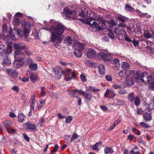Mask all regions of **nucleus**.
<instances>
[{"label":"nucleus","mask_w":154,"mask_h":154,"mask_svg":"<svg viewBox=\"0 0 154 154\" xmlns=\"http://www.w3.org/2000/svg\"><path fill=\"white\" fill-rule=\"evenodd\" d=\"M29 67L31 70H35L37 69V65L36 63H31L29 64Z\"/></svg>","instance_id":"2f4dec72"},{"label":"nucleus","mask_w":154,"mask_h":154,"mask_svg":"<svg viewBox=\"0 0 154 154\" xmlns=\"http://www.w3.org/2000/svg\"><path fill=\"white\" fill-rule=\"evenodd\" d=\"M124 75H125V76H127V77L130 75V71L129 70H125L124 72Z\"/></svg>","instance_id":"680f3d73"},{"label":"nucleus","mask_w":154,"mask_h":154,"mask_svg":"<svg viewBox=\"0 0 154 154\" xmlns=\"http://www.w3.org/2000/svg\"><path fill=\"white\" fill-rule=\"evenodd\" d=\"M119 75L121 77L124 78L125 77V75H124V72H123V71H120L119 72Z\"/></svg>","instance_id":"774afa93"},{"label":"nucleus","mask_w":154,"mask_h":154,"mask_svg":"<svg viewBox=\"0 0 154 154\" xmlns=\"http://www.w3.org/2000/svg\"><path fill=\"white\" fill-rule=\"evenodd\" d=\"M29 77L32 82H34L37 80V78L36 76L32 74L30 75Z\"/></svg>","instance_id":"ea45409f"},{"label":"nucleus","mask_w":154,"mask_h":154,"mask_svg":"<svg viewBox=\"0 0 154 154\" xmlns=\"http://www.w3.org/2000/svg\"><path fill=\"white\" fill-rule=\"evenodd\" d=\"M78 137V136L77 133H74L72 135V138H71L72 141L73 142L75 140L77 139Z\"/></svg>","instance_id":"603ef678"},{"label":"nucleus","mask_w":154,"mask_h":154,"mask_svg":"<svg viewBox=\"0 0 154 154\" xmlns=\"http://www.w3.org/2000/svg\"><path fill=\"white\" fill-rule=\"evenodd\" d=\"M72 69H68L66 70L65 72L63 71V74L65 75V76L66 75H67L68 74V72H72Z\"/></svg>","instance_id":"5fc2aeb1"},{"label":"nucleus","mask_w":154,"mask_h":154,"mask_svg":"<svg viewBox=\"0 0 154 154\" xmlns=\"http://www.w3.org/2000/svg\"><path fill=\"white\" fill-rule=\"evenodd\" d=\"M126 80L127 83V85L130 86L134 84V82L132 78L130 76H128L126 78Z\"/></svg>","instance_id":"412c9836"},{"label":"nucleus","mask_w":154,"mask_h":154,"mask_svg":"<svg viewBox=\"0 0 154 154\" xmlns=\"http://www.w3.org/2000/svg\"><path fill=\"white\" fill-rule=\"evenodd\" d=\"M14 48L17 50L20 49H26V45L23 43H19L17 44H15L14 45Z\"/></svg>","instance_id":"9d476101"},{"label":"nucleus","mask_w":154,"mask_h":154,"mask_svg":"<svg viewBox=\"0 0 154 154\" xmlns=\"http://www.w3.org/2000/svg\"><path fill=\"white\" fill-rule=\"evenodd\" d=\"M76 92H75L74 91L73 92L71 91L70 92V94L71 96L73 97L78 98V96L76 94V93H75Z\"/></svg>","instance_id":"864d4df0"},{"label":"nucleus","mask_w":154,"mask_h":154,"mask_svg":"<svg viewBox=\"0 0 154 154\" xmlns=\"http://www.w3.org/2000/svg\"><path fill=\"white\" fill-rule=\"evenodd\" d=\"M98 69L99 73L101 75H103L105 74V68L103 65H100L98 67Z\"/></svg>","instance_id":"aec40b11"},{"label":"nucleus","mask_w":154,"mask_h":154,"mask_svg":"<svg viewBox=\"0 0 154 154\" xmlns=\"http://www.w3.org/2000/svg\"><path fill=\"white\" fill-rule=\"evenodd\" d=\"M22 25L24 26L23 30L24 36L25 38H27L29 36V31L31 30V25L29 22H23Z\"/></svg>","instance_id":"7ed1b4c3"},{"label":"nucleus","mask_w":154,"mask_h":154,"mask_svg":"<svg viewBox=\"0 0 154 154\" xmlns=\"http://www.w3.org/2000/svg\"><path fill=\"white\" fill-rule=\"evenodd\" d=\"M102 145L101 142H98L96 143L95 145H94L92 147V149L94 150H97L98 151L99 149L98 148L100 146Z\"/></svg>","instance_id":"c9c22d12"},{"label":"nucleus","mask_w":154,"mask_h":154,"mask_svg":"<svg viewBox=\"0 0 154 154\" xmlns=\"http://www.w3.org/2000/svg\"><path fill=\"white\" fill-rule=\"evenodd\" d=\"M113 63L116 67H120L119 61L117 58H116L114 60Z\"/></svg>","instance_id":"4c0bfd02"},{"label":"nucleus","mask_w":154,"mask_h":154,"mask_svg":"<svg viewBox=\"0 0 154 154\" xmlns=\"http://www.w3.org/2000/svg\"><path fill=\"white\" fill-rule=\"evenodd\" d=\"M74 49L75 50L74 51V54L75 56L78 57H81L82 55L81 50L76 49Z\"/></svg>","instance_id":"b1692460"},{"label":"nucleus","mask_w":154,"mask_h":154,"mask_svg":"<svg viewBox=\"0 0 154 154\" xmlns=\"http://www.w3.org/2000/svg\"><path fill=\"white\" fill-rule=\"evenodd\" d=\"M65 139L66 140L67 143H70L72 142L71 138L70 137L69 135H66L65 137Z\"/></svg>","instance_id":"a19ab883"},{"label":"nucleus","mask_w":154,"mask_h":154,"mask_svg":"<svg viewBox=\"0 0 154 154\" xmlns=\"http://www.w3.org/2000/svg\"><path fill=\"white\" fill-rule=\"evenodd\" d=\"M8 73L11 76L13 77H17L18 75L17 72L12 69H6Z\"/></svg>","instance_id":"4468645a"},{"label":"nucleus","mask_w":154,"mask_h":154,"mask_svg":"<svg viewBox=\"0 0 154 154\" xmlns=\"http://www.w3.org/2000/svg\"><path fill=\"white\" fill-rule=\"evenodd\" d=\"M84 63L85 65L88 67H91L93 64L92 62L89 60H85L84 61Z\"/></svg>","instance_id":"c03bdc74"},{"label":"nucleus","mask_w":154,"mask_h":154,"mask_svg":"<svg viewBox=\"0 0 154 154\" xmlns=\"http://www.w3.org/2000/svg\"><path fill=\"white\" fill-rule=\"evenodd\" d=\"M73 42L71 38L69 36L66 37L64 40V43L68 45L72 44Z\"/></svg>","instance_id":"5701e85b"},{"label":"nucleus","mask_w":154,"mask_h":154,"mask_svg":"<svg viewBox=\"0 0 154 154\" xmlns=\"http://www.w3.org/2000/svg\"><path fill=\"white\" fill-rule=\"evenodd\" d=\"M86 23L90 26H91L93 28H96L97 26H98V23L95 21H93L91 23V22L94 20H95V18L90 17L86 18L85 19Z\"/></svg>","instance_id":"423d86ee"},{"label":"nucleus","mask_w":154,"mask_h":154,"mask_svg":"<svg viewBox=\"0 0 154 154\" xmlns=\"http://www.w3.org/2000/svg\"><path fill=\"white\" fill-rule=\"evenodd\" d=\"M148 108L150 110L154 109V101L150 102V103L149 105Z\"/></svg>","instance_id":"de8ad7c7"},{"label":"nucleus","mask_w":154,"mask_h":154,"mask_svg":"<svg viewBox=\"0 0 154 154\" xmlns=\"http://www.w3.org/2000/svg\"><path fill=\"white\" fill-rule=\"evenodd\" d=\"M64 12L63 13V15H65L66 19L69 20L73 18L74 20V17L71 16V15L76 16L77 14L76 11L70 10L68 8H64Z\"/></svg>","instance_id":"20e7f679"},{"label":"nucleus","mask_w":154,"mask_h":154,"mask_svg":"<svg viewBox=\"0 0 154 154\" xmlns=\"http://www.w3.org/2000/svg\"><path fill=\"white\" fill-rule=\"evenodd\" d=\"M104 150L105 154H107L108 153H112L114 152L113 149L112 148H109V147L105 148Z\"/></svg>","instance_id":"473e14b6"},{"label":"nucleus","mask_w":154,"mask_h":154,"mask_svg":"<svg viewBox=\"0 0 154 154\" xmlns=\"http://www.w3.org/2000/svg\"><path fill=\"white\" fill-rule=\"evenodd\" d=\"M121 67L123 69H128L130 67V65L127 62H124L122 64Z\"/></svg>","instance_id":"a878e982"},{"label":"nucleus","mask_w":154,"mask_h":154,"mask_svg":"<svg viewBox=\"0 0 154 154\" xmlns=\"http://www.w3.org/2000/svg\"><path fill=\"white\" fill-rule=\"evenodd\" d=\"M11 134L14 133L15 132V131L14 129L12 128H9L7 130Z\"/></svg>","instance_id":"052dcab7"},{"label":"nucleus","mask_w":154,"mask_h":154,"mask_svg":"<svg viewBox=\"0 0 154 154\" xmlns=\"http://www.w3.org/2000/svg\"><path fill=\"white\" fill-rule=\"evenodd\" d=\"M134 100V103L136 106H137L140 104V101L139 97H136L135 98Z\"/></svg>","instance_id":"58836bf2"},{"label":"nucleus","mask_w":154,"mask_h":154,"mask_svg":"<svg viewBox=\"0 0 154 154\" xmlns=\"http://www.w3.org/2000/svg\"><path fill=\"white\" fill-rule=\"evenodd\" d=\"M73 46L74 49L81 50L84 49V45L79 42H75Z\"/></svg>","instance_id":"9b49d317"},{"label":"nucleus","mask_w":154,"mask_h":154,"mask_svg":"<svg viewBox=\"0 0 154 154\" xmlns=\"http://www.w3.org/2000/svg\"><path fill=\"white\" fill-rule=\"evenodd\" d=\"M125 9L126 10L130 11H132L134 10L132 7L128 5H126L125 7Z\"/></svg>","instance_id":"8fccbe9b"},{"label":"nucleus","mask_w":154,"mask_h":154,"mask_svg":"<svg viewBox=\"0 0 154 154\" xmlns=\"http://www.w3.org/2000/svg\"><path fill=\"white\" fill-rule=\"evenodd\" d=\"M11 63L10 59L9 58L7 55H5L3 62L2 64L4 66H9Z\"/></svg>","instance_id":"2eb2a0df"},{"label":"nucleus","mask_w":154,"mask_h":154,"mask_svg":"<svg viewBox=\"0 0 154 154\" xmlns=\"http://www.w3.org/2000/svg\"><path fill=\"white\" fill-rule=\"evenodd\" d=\"M14 67L15 68H18L24 64V62L19 60H15L13 63Z\"/></svg>","instance_id":"dca6fc26"},{"label":"nucleus","mask_w":154,"mask_h":154,"mask_svg":"<svg viewBox=\"0 0 154 154\" xmlns=\"http://www.w3.org/2000/svg\"><path fill=\"white\" fill-rule=\"evenodd\" d=\"M11 48L12 47L11 45H8L7 48L5 51V52L3 53V55H7V54L8 55L11 53Z\"/></svg>","instance_id":"393cba45"},{"label":"nucleus","mask_w":154,"mask_h":154,"mask_svg":"<svg viewBox=\"0 0 154 154\" xmlns=\"http://www.w3.org/2000/svg\"><path fill=\"white\" fill-rule=\"evenodd\" d=\"M13 24L15 26H18L19 24V19L17 18H15L13 21Z\"/></svg>","instance_id":"e433bc0d"},{"label":"nucleus","mask_w":154,"mask_h":154,"mask_svg":"<svg viewBox=\"0 0 154 154\" xmlns=\"http://www.w3.org/2000/svg\"><path fill=\"white\" fill-rule=\"evenodd\" d=\"M144 37L146 38H151L152 36L150 35V33L147 31L144 32Z\"/></svg>","instance_id":"a18cd8bd"},{"label":"nucleus","mask_w":154,"mask_h":154,"mask_svg":"<svg viewBox=\"0 0 154 154\" xmlns=\"http://www.w3.org/2000/svg\"><path fill=\"white\" fill-rule=\"evenodd\" d=\"M52 71L54 73L56 78L58 79H60L61 77L62 74L63 75V71L62 70L61 68L59 69L52 68Z\"/></svg>","instance_id":"6e6552de"},{"label":"nucleus","mask_w":154,"mask_h":154,"mask_svg":"<svg viewBox=\"0 0 154 154\" xmlns=\"http://www.w3.org/2000/svg\"><path fill=\"white\" fill-rule=\"evenodd\" d=\"M24 57V54L20 50H17L15 51L14 57L15 60L23 61Z\"/></svg>","instance_id":"39448f33"},{"label":"nucleus","mask_w":154,"mask_h":154,"mask_svg":"<svg viewBox=\"0 0 154 154\" xmlns=\"http://www.w3.org/2000/svg\"><path fill=\"white\" fill-rule=\"evenodd\" d=\"M140 125L142 126L143 127L147 128L149 127V126L148 125L146 124L144 122H142L140 123Z\"/></svg>","instance_id":"6e6d98bb"},{"label":"nucleus","mask_w":154,"mask_h":154,"mask_svg":"<svg viewBox=\"0 0 154 154\" xmlns=\"http://www.w3.org/2000/svg\"><path fill=\"white\" fill-rule=\"evenodd\" d=\"M88 57L90 59H94L96 57V53L93 49H89L87 52Z\"/></svg>","instance_id":"1a4fd4ad"},{"label":"nucleus","mask_w":154,"mask_h":154,"mask_svg":"<svg viewBox=\"0 0 154 154\" xmlns=\"http://www.w3.org/2000/svg\"><path fill=\"white\" fill-rule=\"evenodd\" d=\"M5 47L2 44H0V55L2 56L3 55V53L5 52Z\"/></svg>","instance_id":"c85d7f7f"},{"label":"nucleus","mask_w":154,"mask_h":154,"mask_svg":"<svg viewBox=\"0 0 154 154\" xmlns=\"http://www.w3.org/2000/svg\"><path fill=\"white\" fill-rule=\"evenodd\" d=\"M81 10L82 11V12L79 13V16L81 17H85L88 12V9L85 8H82Z\"/></svg>","instance_id":"a211bd4d"},{"label":"nucleus","mask_w":154,"mask_h":154,"mask_svg":"<svg viewBox=\"0 0 154 154\" xmlns=\"http://www.w3.org/2000/svg\"><path fill=\"white\" fill-rule=\"evenodd\" d=\"M132 42L134 45L136 46H137L139 44V41L137 40H134L132 41Z\"/></svg>","instance_id":"338daca9"},{"label":"nucleus","mask_w":154,"mask_h":154,"mask_svg":"<svg viewBox=\"0 0 154 154\" xmlns=\"http://www.w3.org/2000/svg\"><path fill=\"white\" fill-rule=\"evenodd\" d=\"M25 125L28 129L35 131H37L36 126L35 125L31 123H26Z\"/></svg>","instance_id":"ddd939ff"},{"label":"nucleus","mask_w":154,"mask_h":154,"mask_svg":"<svg viewBox=\"0 0 154 154\" xmlns=\"http://www.w3.org/2000/svg\"><path fill=\"white\" fill-rule=\"evenodd\" d=\"M88 90L91 92H97L100 91V90L98 89H96L94 86H89L88 87Z\"/></svg>","instance_id":"c756f323"},{"label":"nucleus","mask_w":154,"mask_h":154,"mask_svg":"<svg viewBox=\"0 0 154 154\" xmlns=\"http://www.w3.org/2000/svg\"><path fill=\"white\" fill-rule=\"evenodd\" d=\"M24 116L23 114H19L18 116V121L19 122H21L24 119Z\"/></svg>","instance_id":"f704fd0d"},{"label":"nucleus","mask_w":154,"mask_h":154,"mask_svg":"<svg viewBox=\"0 0 154 154\" xmlns=\"http://www.w3.org/2000/svg\"><path fill=\"white\" fill-rule=\"evenodd\" d=\"M106 79L109 81H111L112 80V78L110 75H107L105 76Z\"/></svg>","instance_id":"69168bd1"},{"label":"nucleus","mask_w":154,"mask_h":154,"mask_svg":"<svg viewBox=\"0 0 154 154\" xmlns=\"http://www.w3.org/2000/svg\"><path fill=\"white\" fill-rule=\"evenodd\" d=\"M80 78L81 80L83 82H85L86 80V79L85 76L82 74L80 75Z\"/></svg>","instance_id":"e2e57ef3"},{"label":"nucleus","mask_w":154,"mask_h":154,"mask_svg":"<svg viewBox=\"0 0 154 154\" xmlns=\"http://www.w3.org/2000/svg\"><path fill=\"white\" fill-rule=\"evenodd\" d=\"M110 32L108 34V35L109 36V37L112 39H113L115 38V34L114 32H113V30H109Z\"/></svg>","instance_id":"79ce46f5"},{"label":"nucleus","mask_w":154,"mask_h":154,"mask_svg":"<svg viewBox=\"0 0 154 154\" xmlns=\"http://www.w3.org/2000/svg\"><path fill=\"white\" fill-rule=\"evenodd\" d=\"M4 127L6 128L7 130L8 129H9L11 126V123L10 121H7L6 122H4Z\"/></svg>","instance_id":"7c9ffc66"},{"label":"nucleus","mask_w":154,"mask_h":154,"mask_svg":"<svg viewBox=\"0 0 154 154\" xmlns=\"http://www.w3.org/2000/svg\"><path fill=\"white\" fill-rule=\"evenodd\" d=\"M138 13L139 15L141 17H144L146 16L147 14V13H143L141 12L140 11L138 10L136 11Z\"/></svg>","instance_id":"37998d69"},{"label":"nucleus","mask_w":154,"mask_h":154,"mask_svg":"<svg viewBox=\"0 0 154 154\" xmlns=\"http://www.w3.org/2000/svg\"><path fill=\"white\" fill-rule=\"evenodd\" d=\"M109 97L112 99L115 96V93L113 91L110 90L109 89Z\"/></svg>","instance_id":"49530a36"},{"label":"nucleus","mask_w":154,"mask_h":154,"mask_svg":"<svg viewBox=\"0 0 154 154\" xmlns=\"http://www.w3.org/2000/svg\"><path fill=\"white\" fill-rule=\"evenodd\" d=\"M83 96L88 100H91L92 98V94L89 92H85Z\"/></svg>","instance_id":"4be33fe9"},{"label":"nucleus","mask_w":154,"mask_h":154,"mask_svg":"<svg viewBox=\"0 0 154 154\" xmlns=\"http://www.w3.org/2000/svg\"><path fill=\"white\" fill-rule=\"evenodd\" d=\"M7 29V25L5 24H4L2 27L3 35L4 36H7V37H8L9 36V35H8V34L7 35V34H6L5 32L6 31Z\"/></svg>","instance_id":"bb28decb"},{"label":"nucleus","mask_w":154,"mask_h":154,"mask_svg":"<svg viewBox=\"0 0 154 154\" xmlns=\"http://www.w3.org/2000/svg\"><path fill=\"white\" fill-rule=\"evenodd\" d=\"M134 95L133 93H131L128 96V100L131 103L134 101Z\"/></svg>","instance_id":"72a5a7b5"},{"label":"nucleus","mask_w":154,"mask_h":154,"mask_svg":"<svg viewBox=\"0 0 154 154\" xmlns=\"http://www.w3.org/2000/svg\"><path fill=\"white\" fill-rule=\"evenodd\" d=\"M145 111L143 115L144 119L145 122H149L152 119L151 112L147 109H145Z\"/></svg>","instance_id":"0eeeda50"},{"label":"nucleus","mask_w":154,"mask_h":154,"mask_svg":"<svg viewBox=\"0 0 154 154\" xmlns=\"http://www.w3.org/2000/svg\"><path fill=\"white\" fill-rule=\"evenodd\" d=\"M97 57L100 60L104 61H110L112 60V54L108 53L100 52L98 54Z\"/></svg>","instance_id":"f03ea898"},{"label":"nucleus","mask_w":154,"mask_h":154,"mask_svg":"<svg viewBox=\"0 0 154 154\" xmlns=\"http://www.w3.org/2000/svg\"><path fill=\"white\" fill-rule=\"evenodd\" d=\"M72 117L71 116H68L66 118L65 122L66 123H69L72 120Z\"/></svg>","instance_id":"09e8293b"},{"label":"nucleus","mask_w":154,"mask_h":154,"mask_svg":"<svg viewBox=\"0 0 154 154\" xmlns=\"http://www.w3.org/2000/svg\"><path fill=\"white\" fill-rule=\"evenodd\" d=\"M106 21L103 20L100 22L98 23V25L97 27V28L98 30H100L102 29H105L107 26L105 23Z\"/></svg>","instance_id":"f8f14e48"},{"label":"nucleus","mask_w":154,"mask_h":154,"mask_svg":"<svg viewBox=\"0 0 154 154\" xmlns=\"http://www.w3.org/2000/svg\"><path fill=\"white\" fill-rule=\"evenodd\" d=\"M116 101L117 102V105H123L125 103L124 101L123 100H120L119 99H117Z\"/></svg>","instance_id":"bf43d9fd"},{"label":"nucleus","mask_w":154,"mask_h":154,"mask_svg":"<svg viewBox=\"0 0 154 154\" xmlns=\"http://www.w3.org/2000/svg\"><path fill=\"white\" fill-rule=\"evenodd\" d=\"M148 73L146 72H144L140 75L137 72H136L135 74V77L136 80H137L140 78H143L145 76H146Z\"/></svg>","instance_id":"f3484780"},{"label":"nucleus","mask_w":154,"mask_h":154,"mask_svg":"<svg viewBox=\"0 0 154 154\" xmlns=\"http://www.w3.org/2000/svg\"><path fill=\"white\" fill-rule=\"evenodd\" d=\"M119 94L120 95H122L126 94H127V91H126V90H121V89H120L119 91Z\"/></svg>","instance_id":"3c124183"},{"label":"nucleus","mask_w":154,"mask_h":154,"mask_svg":"<svg viewBox=\"0 0 154 154\" xmlns=\"http://www.w3.org/2000/svg\"><path fill=\"white\" fill-rule=\"evenodd\" d=\"M8 32L9 35L11 36V38L13 40H15V38L14 35H12V30L11 28L10 29V30L8 31Z\"/></svg>","instance_id":"4d7b16f0"},{"label":"nucleus","mask_w":154,"mask_h":154,"mask_svg":"<svg viewBox=\"0 0 154 154\" xmlns=\"http://www.w3.org/2000/svg\"><path fill=\"white\" fill-rule=\"evenodd\" d=\"M65 29V27L61 24H57L55 27L53 26L50 27V30L51 32L50 41L54 42L53 44L56 47L59 46L58 43H60L63 38L62 35Z\"/></svg>","instance_id":"f257e3e1"},{"label":"nucleus","mask_w":154,"mask_h":154,"mask_svg":"<svg viewBox=\"0 0 154 154\" xmlns=\"http://www.w3.org/2000/svg\"><path fill=\"white\" fill-rule=\"evenodd\" d=\"M147 80L149 83L152 84V86H154V76H149L147 77Z\"/></svg>","instance_id":"cd10ccee"},{"label":"nucleus","mask_w":154,"mask_h":154,"mask_svg":"<svg viewBox=\"0 0 154 154\" xmlns=\"http://www.w3.org/2000/svg\"><path fill=\"white\" fill-rule=\"evenodd\" d=\"M23 136L24 137L26 141H29V138L26 134L24 133L23 134Z\"/></svg>","instance_id":"0e129e2a"},{"label":"nucleus","mask_w":154,"mask_h":154,"mask_svg":"<svg viewBox=\"0 0 154 154\" xmlns=\"http://www.w3.org/2000/svg\"><path fill=\"white\" fill-rule=\"evenodd\" d=\"M95 20L98 21L99 23V21L101 22L102 20H103V17L100 15L98 16L97 18L96 19L95 18Z\"/></svg>","instance_id":"13d9d810"},{"label":"nucleus","mask_w":154,"mask_h":154,"mask_svg":"<svg viewBox=\"0 0 154 154\" xmlns=\"http://www.w3.org/2000/svg\"><path fill=\"white\" fill-rule=\"evenodd\" d=\"M124 31L122 30H119L117 28H115L113 29V32L115 34L116 36L118 37V36L120 34L121 35Z\"/></svg>","instance_id":"6ab92c4d"}]
</instances>
